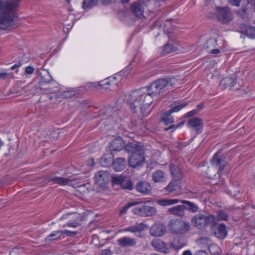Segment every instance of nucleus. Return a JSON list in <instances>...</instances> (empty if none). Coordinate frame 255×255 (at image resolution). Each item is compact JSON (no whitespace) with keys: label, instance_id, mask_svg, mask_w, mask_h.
<instances>
[{"label":"nucleus","instance_id":"1","mask_svg":"<svg viewBox=\"0 0 255 255\" xmlns=\"http://www.w3.org/2000/svg\"><path fill=\"white\" fill-rule=\"evenodd\" d=\"M161 91L155 82L147 87L142 88L131 92L128 101L131 110L139 119H142L148 115L147 109L153 102V98L159 95Z\"/></svg>","mask_w":255,"mask_h":255},{"label":"nucleus","instance_id":"51","mask_svg":"<svg viewBox=\"0 0 255 255\" xmlns=\"http://www.w3.org/2000/svg\"><path fill=\"white\" fill-rule=\"evenodd\" d=\"M242 0H228L229 2L232 5L239 6Z\"/></svg>","mask_w":255,"mask_h":255},{"label":"nucleus","instance_id":"6","mask_svg":"<svg viewBox=\"0 0 255 255\" xmlns=\"http://www.w3.org/2000/svg\"><path fill=\"white\" fill-rule=\"evenodd\" d=\"M211 232L217 238L223 239L228 234L226 226L223 223L218 224L216 221L211 223Z\"/></svg>","mask_w":255,"mask_h":255},{"label":"nucleus","instance_id":"16","mask_svg":"<svg viewBox=\"0 0 255 255\" xmlns=\"http://www.w3.org/2000/svg\"><path fill=\"white\" fill-rule=\"evenodd\" d=\"M136 190L143 195H149L151 193L152 188L146 181H139L135 185Z\"/></svg>","mask_w":255,"mask_h":255},{"label":"nucleus","instance_id":"13","mask_svg":"<svg viewBox=\"0 0 255 255\" xmlns=\"http://www.w3.org/2000/svg\"><path fill=\"white\" fill-rule=\"evenodd\" d=\"M145 5V2L143 0H140L131 4V10L133 13L139 18L143 16V6Z\"/></svg>","mask_w":255,"mask_h":255},{"label":"nucleus","instance_id":"46","mask_svg":"<svg viewBox=\"0 0 255 255\" xmlns=\"http://www.w3.org/2000/svg\"><path fill=\"white\" fill-rule=\"evenodd\" d=\"M184 124H185V122L183 121V122H181L179 123V124H178L176 125H172L169 128H165V130H168L169 129H176V128H178L182 127V126L184 125Z\"/></svg>","mask_w":255,"mask_h":255},{"label":"nucleus","instance_id":"18","mask_svg":"<svg viewBox=\"0 0 255 255\" xmlns=\"http://www.w3.org/2000/svg\"><path fill=\"white\" fill-rule=\"evenodd\" d=\"M151 245L156 251L159 252L164 254L169 253V249L166 244L160 239L153 240Z\"/></svg>","mask_w":255,"mask_h":255},{"label":"nucleus","instance_id":"42","mask_svg":"<svg viewBox=\"0 0 255 255\" xmlns=\"http://www.w3.org/2000/svg\"><path fill=\"white\" fill-rule=\"evenodd\" d=\"M105 114L109 117H115L118 115L117 111L114 110L112 107H108L105 112Z\"/></svg>","mask_w":255,"mask_h":255},{"label":"nucleus","instance_id":"52","mask_svg":"<svg viewBox=\"0 0 255 255\" xmlns=\"http://www.w3.org/2000/svg\"><path fill=\"white\" fill-rule=\"evenodd\" d=\"M198 112V110H193L190 112H189L188 113L185 114L184 115V117L187 118V117H191V116H193L195 115H196Z\"/></svg>","mask_w":255,"mask_h":255},{"label":"nucleus","instance_id":"39","mask_svg":"<svg viewBox=\"0 0 255 255\" xmlns=\"http://www.w3.org/2000/svg\"><path fill=\"white\" fill-rule=\"evenodd\" d=\"M176 49V48L175 47L169 43H167L164 46L162 53L163 55H166L171 52L175 51Z\"/></svg>","mask_w":255,"mask_h":255},{"label":"nucleus","instance_id":"25","mask_svg":"<svg viewBox=\"0 0 255 255\" xmlns=\"http://www.w3.org/2000/svg\"><path fill=\"white\" fill-rule=\"evenodd\" d=\"M186 245L185 240L183 237H178L175 238L171 243V247L176 250H178L184 247Z\"/></svg>","mask_w":255,"mask_h":255},{"label":"nucleus","instance_id":"56","mask_svg":"<svg viewBox=\"0 0 255 255\" xmlns=\"http://www.w3.org/2000/svg\"><path fill=\"white\" fill-rule=\"evenodd\" d=\"M101 3L105 4V5H108L110 4L112 2V0H100Z\"/></svg>","mask_w":255,"mask_h":255},{"label":"nucleus","instance_id":"31","mask_svg":"<svg viewBox=\"0 0 255 255\" xmlns=\"http://www.w3.org/2000/svg\"><path fill=\"white\" fill-rule=\"evenodd\" d=\"M114 157L111 154H106L104 155L101 159V164L103 166L109 167L113 164L114 161Z\"/></svg>","mask_w":255,"mask_h":255},{"label":"nucleus","instance_id":"9","mask_svg":"<svg viewBox=\"0 0 255 255\" xmlns=\"http://www.w3.org/2000/svg\"><path fill=\"white\" fill-rule=\"evenodd\" d=\"M211 164L214 166L218 170V172H221L227 164L226 158L220 153L217 152L213 157L211 161Z\"/></svg>","mask_w":255,"mask_h":255},{"label":"nucleus","instance_id":"10","mask_svg":"<svg viewBox=\"0 0 255 255\" xmlns=\"http://www.w3.org/2000/svg\"><path fill=\"white\" fill-rule=\"evenodd\" d=\"M187 126L195 131L197 134H200L203 130L204 123L203 120L197 117L190 119L187 123Z\"/></svg>","mask_w":255,"mask_h":255},{"label":"nucleus","instance_id":"26","mask_svg":"<svg viewBox=\"0 0 255 255\" xmlns=\"http://www.w3.org/2000/svg\"><path fill=\"white\" fill-rule=\"evenodd\" d=\"M184 211V208L183 204L170 208L168 209V212L170 214L174 215L179 217H183L185 215Z\"/></svg>","mask_w":255,"mask_h":255},{"label":"nucleus","instance_id":"48","mask_svg":"<svg viewBox=\"0 0 255 255\" xmlns=\"http://www.w3.org/2000/svg\"><path fill=\"white\" fill-rule=\"evenodd\" d=\"M253 209V207L250 205L246 206V207L244 208V214L245 215H249L251 214L250 211Z\"/></svg>","mask_w":255,"mask_h":255},{"label":"nucleus","instance_id":"24","mask_svg":"<svg viewBox=\"0 0 255 255\" xmlns=\"http://www.w3.org/2000/svg\"><path fill=\"white\" fill-rule=\"evenodd\" d=\"M179 202L183 204L184 210H187L192 213H196L199 211L198 206L193 202L184 200H180Z\"/></svg>","mask_w":255,"mask_h":255},{"label":"nucleus","instance_id":"15","mask_svg":"<svg viewBox=\"0 0 255 255\" xmlns=\"http://www.w3.org/2000/svg\"><path fill=\"white\" fill-rule=\"evenodd\" d=\"M166 232V228L164 225L160 223H155L150 229V234L152 236L161 237L164 235Z\"/></svg>","mask_w":255,"mask_h":255},{"label":"nucleus","instance_id":"17","mask_svg":"<svg viewBox=\"0 0 255 255\" xmlns=\"http://www.w3.org/2000/svg\"><path fill=\"white\" fill-rule=\"evenodd\" d=\"M47 180L48 182H52L53 184H57L62 186H71L73 184L74 180L62 177L49 176L47 178Z\"/></svg>","mask_w":255,"mask_h":255},{"label":"nucleus","instance_id":"57","mask_svg":"<svg viewBox=\"0 0 255 255\" xmlns=\"http://www.w3.org/2000/svg\"><path fill=\"white\" fill-rule=\"evenodd\" d=\"M21 65H22V64L20 62H19L18 63H16L15 64H14L13 66H12L10 69L11 70H13L19 67L20 66H21Z\"/></svg>","mask_w":255,"mask_h":255},{"label":"nucleus","instance_id":"20","mask_svg":"<svg viewBox=\"0 0 255 255\" xmlns=\"http://www.w3.org/2000/svg\"><path fill=\"white\" fill-rule=\"evenodd\" d=\"M236 77L235 76L227 77L222 79L220 83V86L222 89H232L236 84Z\"/></svg>","mask_w":255,"mask_h":255},{"label":"nucleus","instance_id":"11","mask_svg":"<svg viewBox=\"0 0 255 255\" xmlns=\"http://www.w3.org/2000/svg\"><path fill=\"white\" fill-rule=\"evenodd\" d=\"M128 161L129 165L133 168L142 166L145 162L144 153L130 155Z\"/></svg>","mask_w":255,"mask_h":255},{"label":"nucleus","instance_id":"8","mask_svg":"<svg viewBox=\"0 0 255 255\" xmlns=\"http://www.w3.org/2000/svg\"><path fill=\"white\" fill-rule=\"evenodd\" d=\"M112 182L115 185H120L122 188L126 190H131L133 188V184L131 181L123 176L113 177Z\"/></svg>","mask_w":255,"mask_h":255},{"label":"nucleus","instance_id":"63","mask_svg":"<svg viewBox=\"0 0 255 255\" xmlns=\"http://www.w3.org/2000/svg\"><path fill=\"white\" fill-rule=\"evenodd\" d=\"M182 255H192V254L190 251L186 250L183 252Z\"/></svg>","mask_w":255,"mask_h":255},{"label":"nucleus","instance_id":"62","mask_svg":"<svg viewBox=\"0 0 255 255\" xmlns=\"http://www.w3.org/2000/svg\"><path fill=\"white\" fill-rule=\"evenodd\" d=\"M248 3L253 5L255 11V0H248Z\"/></svg>","mask_w":255,"mask_h":255},{"label":"nucleus","instance_id":"49","mask_svg":"<svg viewBox=\"0 0 255 255\" xmlns=\"http://www.w3.org/2000/svg\"><path fill=\"white\" fill-rule=\"evenodd\" d=\"M216 42V40H215V39L212 38L209 39L206 42V48H209L211 45H214Z\"/></svg>","mask_w":255,"mask_h":255},{"label":"nucleus","instance_id":"41","mask_svg":"<svg viewBox=\"0 0 255 255\" xmlns=\"http://www.w3.org/2000/svg\"><path fill=\"white\" fill-rule=\"evenodd\" d=\"M71 220L69 221L66 224L63 225V227L65 228L66 227H72V228H76L78 226H79V223L77 221V220L75 219V216H74V218L71 219Z\"/></svg>","mask_w":255,"mask_h":255},{"label":"nucleus","instance_id":"53","mask_svg":"<svg viewBox=\"0 0 255 255\" xmlns=\"http://www.w3.org/2000/svg\"><path fill=\"white\" fill-rule=\"evenodd\" d=\"M113 253L109 249L103 250L101 252V255H112Z\"/></svg>","mask_w":255,"mask_h":255},{"label":"nucleus","instance_id":"44","mask_svg":"<svg viewBox=\"0 0 255 255\" xmlns=\"http://www.w3.org/2000/svg\"><path fill=\"white\" fill-rule=\"evenodd\" d=\"M62 236L66 235L68 237H73L76 235L78 234L77 232L76 231H71L67 230H61Z\"/></svg>","mask_w":255,"mask_h":255},{"label":"nucleus","instance_id":"37","mask_svg":"<svg viewBox=\"0 0 255 255\" xmlns=\"http://www.w3.org/2000/svg\"><path fill=\"white\" fill-rule=\"evenodd\" d=\"M98 3L97 0H84L82 7L84 9L91 8L96 5Z\"/></svg>","mask_w":255,"mask_h":255},{"label":"nucleus","instance_id":"59","mask_svg":"<svg viewBox=\"0 0 255 255\" xmlns=\"http://www.w3.org/2000/svg\"><path fill=\"white\" fill-rule=\"evenodd\" d=\"M204 104L203 103H200L197 106V110H201L204 108Z\"/></svg>","mask_w":255,"mask_h":255},{"label":"nucleus","instance_id":"55","mask_svg":"<svg viewBox=\"0 0 255 255\" xmlns=\"http://www.w3.org/2000/svg\"><path fill=\"white\" fill-rule=\"evenodd\" d=\"M103 82V83L101 85V86H103V87L105 88L106 89H108V86L111 85V83L108 79L105 80Z\"/></svg>","mask_w":255,"mask_h":255},{"label":"nucleus","instance_id":"23","mask_svg":"<svg viewBox=\"0 0 255 255\" xmlns=\"http://www.w3.org/2000/svg\"><path fill=\"white\" fill-rule=\"evenodd\" d=\"M112 166L115 171H121L126 167V160L123 157L117 158L114 160Z\"/></svg>","mask_w":255,"mask_h":255},{"label":"nucleus","instance_id":"5","mask_svg":"<svg viewBox=\"0 0 255 255\" xmlns=\"http://www.w3.org/2000/svg\"><path fill=\"white\" fill-rule=\"evenodd\" d=\"M216 12L218 20L223 23H228L233 18V14L228 7H217Z\"/></svg>","mask_w":255,"mask_h":255},{"label":"nucleus","instance_id":"19","mask_svg":"<svg viewBox=\"0 0 255 255\" xmlns=\"http://www.w3.org/2000/svg\"><path fill=\"white\" fill-rule=\"evenodd\" d=\"M117 242L122 248L133 247L136 244L135 239L129 237L121 238L117 241Z\"/></svg>","mask_w":255,"mask_h":255},{"label":"nucleus","instance_id":"34","mask_svg":"<svg viewBox=\"0 0 255 255\" xmlns=\"http://www.w3.org/2000/svg\"><path fill=\"white\" fill-rule=\"evenodd\" d=\"M179 202L180 200L178 199H166L157 201L158 204L162 206L172 205L178 203Z\"/></svg>","mask_w":255,"mask_h":255},{"label":"nucleus","instance_id":"61","mask_svg":"<svg viewBox=\"0 0 255 255\" xmlns=\"http://www.w3.org/2000/svg\"><path fill=\"white\" fill-rule=\"evenodd\" d=\"M88 164L89 165H91V166H94L95 165V163L94 162V159L93 158H90L88 161Z\"/></svg>","mask_w":255,"mask_h":255},{"label":"nucleus","instance_id":"54","mask_svg":"<svg viewBox=\"0 0 255 255\" xmlns=\"http://www.w3.org/2000/svg\"><path fill=\"white\" fill-rule=\"evenodd\" d=\"M10 74L6 72L0 73V79L5 80L9 77Z\"/></svg>","mask_w":255,"mask_h":255},{"label":"nucleus","instance_id":"43","mask_svg":"<svg viewBox=\"0 0 255 255\" xmlns=\"http://www.w3.org/2000/svg\"><path fill=\"white\" fill-rule=\"evenodd\" d=\"M187 105V103H182L176 106H175L171 108L169 112H170V113H173L174 112H177L179 111H180L181 109L183 108L184 107H186Z\"/></svg>","mask_w":255,"mask_h":255},{"label":"nucleus","instance_id":"38","mask_svg":"<svg viewBox=\"0 0 255 255\" xmlns=\"http://www.w3.org/2000/svg\"><path fill=\"white\" fill-rule=\"evenodd\" d=\"M228 218V214L223 210H220L217 212V215L216 217V221H227Z\"/></svg>","mask_w":255,"mask_h":255},{"label":"nucleus","instance_id":"36","mask_svg":"<svg viewBox=\"0 0 255 255\" xmlns=\"http://www.w3.org/2000/svg\"><path fill=\"white\" fill-rule=\"evenodd\" d=\"M62 233L61 230L53 231L46 238V240L49 241L57 240L62 236Z\"/></svg>","mask_w":255,"mask_h":255},{"label":"nucleus","instance_id":"29","mask_svg":"<svg viewBox=\"0 0 255 255\" xmlns=\"http://www.w3.org/2000/svg\"><path fill=\"white\" fill-rule=\"evenodd\" d=\"M169 168L174 178L173 180L180 181L182 179V173L178 167L171 163L169 165Z\"/></svg>","mask_w":255,"mask_h":255},{"label":"nucleus","instance_id":"45","mask_svg":"<svg viewBox=\"0 0 255 255\" xmlns=\"http://www.w3.org/2000/svg\"><path fill=\"white\" fill-rule=\"evenodd\" d=\"M75 95L74 91H67L62 93V96L65 98H70Z\"/></svg>","mask_w":255,"mask_h":255},{"label":"nucleus","instance_id":"40","mask_svg":"<svg viewBox=\"0 0 255 255\" xmlns=\"http://www.w3.org/2000/svg\"><path fill=\"white\" fill-rule=\"evenodd\" d=\"M209 251L210 254L213 255H219L221 252V250L219 246L215 244H213L209 246Z\"/></svg>","mask_w":255,"mask_h":255},{"label":"nucleus","instance_id":"21","mask_svg":"<svg viewBox=\"0 0 255 255\" xmlns=\"http://www.w3.org/2000/svg\"><path fill=\"white\" fill-rule=\"evenodd\" d=\"M240 30L242 33L247 35L251 38H255V27L248 25L247 24H242L240 27Z\"/></svg>","mask_w":255,"mask_h":255},{"label":"nucleus","instance_id":"2","mask_svg":"<svg viewBox=\"0 0 255 255\" xmlns=\"http://www.w3.org/2000/svg\"><path fill=\"white\" fill-rule=\"evenodd\" d=\"M20 0H0V28L9 30L18 22L17 15L18 3Z\"/></svg>","mask_w":255,"mask_h":255},{"label":"nucleus","instance_id":"27","mask_svg":"<svg viewBox=\"0 0 255 255\" xmlns=\"http://www.w3.org/2000/svg\"><path fill=\"white\" fill-rule=\"evenodd\" d=\"M145 225L143 223H137L123 229L124 232H129L131 233H140L144 230Z\"/></svg>","mask_w":255,"mask_h":255},{"label":"nucleus","instance_id":"3","mask_svg":"<svg viewBox=\"0 0 255 255\" xmlns=\"http://www.w3.org/2000/svg\"><path fill=\"white\" fill-rule=\"evenodd\" d=\"M167 227L172 234L182 235L188 232L190 229V225L186 221L179 219H173L169 221Z\"/></svg>","mask_w":255,"mask_h":255},{"label":"nucleus","instance_id":"30","mask_svg":"<svg viewBox=\"0 0 255 255\" xmlns=\"http://www.w3.org/2000/svg\"><path fill=\"white\" fill-rule=\"evenodd\" d=\"M180 188L179 185L177 181H171L168 185L165 187L163 190L167 192V193H171L174 191L177 190Z\"/></svg>","mask_w":255,"mask_h":255},{"label":"nucleus","instance_id":"22","mask_svg":"<svg viewBox=\"0 0 255 255\" xmlns=\"http://www.w3.org/2000/svg\"><path fill=\"white\" fill-rule=\"evenodd\" d=\"M109 146L112 151H120L126 146L125 143L121 137L115 138L110 142Z\"/></svg>","mask_w":255,"mask_h":255},{"label":"nucleus","instance_id":"32","mask_svg":"<svg viewBox=\"0 0 255 255\" xmlns=\"http://www.w3.org/2000/svg\"><path fill=\"white\" fill-rule=\"evenodd\" d=\"M149 202V201H134V202H132L128 203L126 204V205L120 211V214L123 215L124 214H126L127 212L128 209L133 206H135L136 205L141 204H143V203H148Z\"/></svg>","mask_w":255,"mask_h":255},{"label":"nucleus","instance_id":"64","mask_svg":"<svg viewBox=\"0 0 255 255\" xmlns=\"http://www.w3.org/2000/svg\"><path fill=\"white\" fill-rule=\"evenodd\" d=\"M199 255H208L207 253L205 251L201 250L198 252Z\"/></svg>","mask_w":255,"mask_h":255},{"label":"nucleus","instance_id":"12","mask_svg":"<svg viewBox=\"0 0 255 255\" xmlns=\"http://www.w3.org/2000/svg\"><path fill=\"white\" fill-rule=\"evenodd\" d=\"M126 150L131 153V155L144 153V147L136 141L128 142L125 146Z\"/></svg>","mask_w":255,"mask_h":255},{"label":"nucleus","instance_id":"28","mask_svg":"<svg viewBox=\"0 0 255 255\" xmlns=\"http://www.w3.org/2000/svg\"><path fill=\"white\" fill-rule=\"evenodd\" d=\"M156 84L158 86L162 93L163 92L167 87L172 85L171 79H160L155 81Z\"/></svg>","mask_w":255,"mask_h":255},{"label":"nucleus","instance_id":"7","mask_svg":"<svg viewBox=\"0 0 255 255\" xmlns=\"http://www.w3.org/2000/svg\"><path fill=\"white\" fill-rule=\"evenodd\" d=\"M133 213L140 217L152 216L156 214V210L153 207L146 205L138 206L133 209Z\"/></svg>","mask_w":255,"mask_h":255},{"label":"nucleus","instance_id":"4","mask_svg":"<svg viewBox=\"0 0 255 255\" xmlns=\"http://www.w3.org/2000/svg\"><path fill=\"white\" fill-rule=\"evenodd\" d=\"M216 221V216L213 215L205 216L203 214H197L191 219V222L196 227L201 229Z\"/></svg>","mask_w":255,"mask_h":255},{"label":"nucleus","instance_id":"58","mask_svg":"<svg viewBox=\"0 0 255 255\" xmlns=\"http://www.w3.org/2000/svg\"><path fill=\"white\" fill-rule=\"evenodd\" d=\"M187 145L186 143L185 142H180L178 143V147L181 149L183 147H185Z\"/></svg>","mask_w":255,"mask_h":255},{"label":"nucleus","instance_id":"60","mask_svg":"<svg viewBox=\"0 0 255 255\" xmlns=\"http://www.w3.org/2000/svg\"><path fill=\"white\" fill-rule=\"evenodd\" d=\"M220 52V50L219 49H214L212 50L210 53L213 54H218Z\"/></svg>","mask_w":255,"mask_h":255},{"label":"nucleus","instance_id":"35","mask_svg":"<svg viewBox=\"0 0 255 255\" xmlns=\"http://www.w3.org/2000/svg\"><path fill=\"white\" fill-rule=\"evenodd\" d=\"M171 114V113L168 111L163 113L161 115V121L166 125L174 122V119Z\"/></svg>","mask_w":255,"mask_h":255},{"label":"nucleus","instance_id":"14","mask_svg":"<svg viewBox=\"0 0 255 255\" xmlns=\"http://www.w3.org/2000/svg\"><path fill=\"white\" fill-rule=\"evenodd\" d=\"M109 180V174L107 171H100L95 175V181L96 184L100 186H104L108 183Z\"/></svg>","mask_w":255,"mask_h":255},{"label":"nucleus","instance_id":"33","mask_svg":"<svg viewBox=\"0 0 255 255\" xmlns=\"http://www.w3.org/2000/svg\"><path fill=\"white\" fill-rule=\"evenodd\" d=\"M152 178L153 181L155 183L162 182L164 180V173L162 170H157L153 172Z\"/></svg>","mask_w":255,"mask_h":255},{"label":"nucleus","instance_id":"50","mask_svg":"<svg viewBox=\"0 0 255 255\" xmlns=\"http://www.w3.org/2000/svg\"><path fill=\"white\" fill-rule=\"evenodd\" d=\"M34 69L32 66H27L25 68V71L27 74H32L33 73Z\"/></svg>","mask_w":255,"mask_h":255},{"label":"nucleus","instance_id":"47","mask_svg":"<svg viewBox=\"0 0 255 255\" xmlns=\"http://www.w3.org/2000/svg\"><path fill=\"white\" fill-rule=\"evenodd\" d=\"M76 215L73 213H68L65 215H63L61 218L60 220H65V219H72L74 218V216H75Z\"/></svg>","mask_w":255,"mask_h":255}]
</instances>
